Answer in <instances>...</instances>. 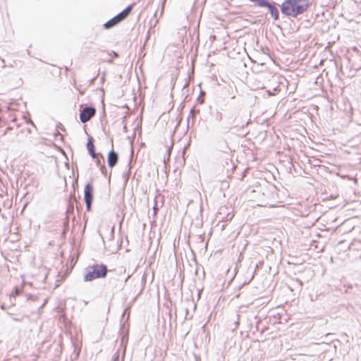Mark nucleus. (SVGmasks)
<instances>
[{"label": "nucleus", "mask_w": 361, "mask_h": 361, "mask_svg": "<svg viewBox=\"0 0 361 361\" xmlns=\"http://www.w3.org/2000/svg\"><path fill=\"white\" fill-rule=\"evenodd\" d=\"M129 277H130V276H128L126 279V280H125V281H126V282L128 281V278H129Z\"/></svg>", "instance_id": "nucleus-16"}, {"label": "nucleus", "mask_w": 361, "mask_h": 361, "mask_svg": "<svg viewBox=\"0 0 361 361\" xmlns=\"http://www.w3.org/2000/svg\"><path fill=\"white\" fill-rule=\"evenodd\" d=\"M96 114L95 108L92 106L85 107L80 114V121L83 123L89 121Z\"/></svg>", "instance_id": "nucleus-4"}, {"label": "nucleus", "mask_w": 361, "mask_h": 361, "mask_svg": "<svg viewBox=\"0 0 361 361\" xmlns=\"http://www.w3.org/2000/svg\"><path fill=\"white\" fill-rule=\"evenodd\" d=\"M118 353H116L114 357H113V361H118Z\"/></svg>", "instance_id": "nucleus-12"}, {"label": "nucleus", "mask_w": 361, "mask_h": 361, "mask_svg": "<svg viewBox=\"0 0 361 361\" xmlns=\"http://www.w3.org/2000/svg\"><path fill=\"white\" fill-rule=\"evenodd\" d=\"M256 5L262 7H269L270 6V3L268 2L267 0H256L255 3Z\"/></svg>", "instance_id": "nucleus-11"}, {"label": "nucleus", "mask_w": 361, "mask_h": 361, "mask_svg": "<svg viewBox=\"0 0 361 361\" xmlns=\"http://www.w3.org/2000/svg\"><path fill=\"white\" fill-rule=\"evenodd\" d=\"M250 1L253 2V3H255V1L256 0H250Z\"/></svg>", "instance_id": "nucleus-17"}, {"label": "nucleus", "mask_w": 361, "mask_h": 361, "mask_svg": "<svg viewBox=\"0 0 361 361\" xmlns=\"http://www.w3.org/2000/svg\"><path fill=\"white\" fill-rule=\"evenodd\" d=\"M19 293H20V290H19L18 288H16V290H15V294H16V295H18V294H19Z\"/></svg>", "instance_id": "nucleus-14"}, {"label": "nucleus", "mask_w": 361, "mask_h": 361, "mask_svg": "<svg viewBox=\"0 0 361 361\" xmlns=\"http://www.w3.org/2000/svg\"><path fill=\"white\" fill-rule=\"evenodd\" d=\"M114 57H116H116H118V54H117V53L114 52Z\"/></svg>", "instance_id": "nucleus-15"}, {"label": "nucleus", "mask_w": 361, "mask_h": 361, "mask_svg": "<svg viewBox=\"0 0 361 361\" xmlns=\"http://www.w3.org/2000/svg\"><path fill=\"white\" fill-rule=\"evenodd\" d=\"M108 165L109 167H114L118 161V154L114 150L109 152L108 155Z\"/></svg>", "instance_id": "nucleus-5"}, {"label": "nucleus", "mask_w": 361, "mask_h": 361, "mask_svg": "<svg viewBox=\"0 0 361 361\" xmlns=\"http://www.w3.org/2000/svg\"><path fill=\"white\" fill-rule=\"evenodd\" d=\"M133 6H128L126 8H125L122 12L118 13L117 15V18H120V20L122 21L124 20L130 13L132 11Z\"/></svg>", "instance_id": "nucleus-7"}, {"label": "nucleus", "mask_w": 361, "mask_h": 361, "mask_svg": "<svg viewBox=\"0 0 361 361\" xmlns=\"http://www.w3.org/2000/svg\"><path fill=\"white\" fill-rule=\"evenodd\" d=\"M107 274V267L104 264H94L87 269V274L84 276L85 281H91L94 279L104 278Z\"/></svg>", "instance_id": "nucleus-2"}, {"label": "nucleus", "mask_w": 361, "mask_h": 361, "mask_svg": "<svg viewBox=\"0 0 361 361\" xmlns=\"http://www.w3.org/2000/svg\"><path fill=\"white\" fill-rule=\"evenodd\" d=\"M153 209H154V214H156L157 210H158V207H157V203H155V204H154V206L153 207Z\"/></svg>", "instance_id": "nucleus-13"}, {"label": "nucleus", "mask_w": 361, "mask_h": 361, "mask_svg": "<svg viewBox=\"0 0 361 361\" xmlns=\"http://www.w3.org/2000/svg\"><path fill=\"white\" fill-rule=\"evenodd\" d=\"M121 20L120 18H117V16L114 17L112 19L109 20L104 24V27L106 29H109L114 25H117L118 23H120Z\"/></svg>", "instance_id": "nucleus-9"}, {"label": "nucleus", "mask_w": 361, "mask_h": 361, "mask_svg": "<svg viewBox=\"0 0 361 361\" xmlns=\"http://www.w3.org/2000/svg\"><path fill=\"white\" fill-rule=\"evenodd\" d=\"M307 8V0H286L281 5V12L287 16L296 17Z\"/></svg>", "instance_id": "nucleus-1"}, {"label": "nucleus", "mask_w": 361, "mask_h": 361, "mask_svg": "<svg viewBox=\"0 0 361 361\" xmlns=\"http://www.w3.org/2000/svg\"><path fill=\"white\" fill-rule=\"evenodd\" d=\"M94 188L91 183H87L84 190V198L86 203L87 210L90 211L93 200Z\"/></svg>", "instance_id": "nucleus-3"}, {"label": "nucleus", "mask_w": 361, "mask_h": 361, "mask_svg": "<svg viewBox=\"0 0 361 361\" xmlns=\"http://www.w3.org/2000/svg\"><path fill=\"white\" fill-rule=\"evenodd\" d=\"M133 6H128L126 8H125L122 12L118 13L117 15V18H120V20L122 21L124 20L130 13L132 11Z\"/></svg>", "instance_id": "nucleus-8"}, {"label": "nucleus", "mask_w": 361, "mask_h": 361, "mask_svg": "<svg viewBox=\"0 0 361 361\" xmlns=\"http://www.w3.org/2000/svg\"><path fill=\"white\" fill-rule=\"evenodd\" d=\"M269 11H270V13L271 15V16L274 18V20H278L279 19V11H278V9L274 6H273L272 4H270V6L268 7Z\"/></svg>", "instance_id": "nucleus-10"}, {"label": "nucleus", "mask_w": 361, "mask_h": 361, "mask_svg": "<svg viewBox=\"0 0 361 361\" xmlns=\"http://www.w3.org/2000/svg\"><path fill=\"white\" fill-rule=\"evenodd\" d=\"M87 148L88 149L90 154L92 156V157L95 158L96 153L94 151V146L93 144V138L92 137H89V138H88V141L87 143Z\"/></svg>", "instance_id": "nucleus-6"}]
</instances>
